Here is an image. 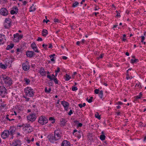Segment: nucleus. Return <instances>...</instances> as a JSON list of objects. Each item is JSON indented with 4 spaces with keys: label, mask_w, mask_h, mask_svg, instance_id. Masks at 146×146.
I'll return each instance as SVG.
<instances>
[{
    "label": "nucleus",
    "mask_w": 146,
    "mask_h": 146,
    "mask_svg": "<svg viewBox=\"0 0 146 146\" xmlns=\"http://www.w3.org/2000/svg\"><path fill=\"white\" fill-rule=\"evenodd\" d=\"M0 79L3 80L5 84L7 86H11L13 84L12 79L10 77L6 75H2L0 77Z\"/></svg>",
    "instance_id": "f257e3e1"
},
{
    "label": "nucleus",
    "mask_w": 146,
    "mask_h": 146,
    "mask_svg": "<svg viewBox=\"0 0 146 146\" xmlns=\"http://www.w3.org/2000/svg\"><path fill=\"white\" fill-rule=\"evenodd\" d=\"M24 91L26 96L32 97L34 95L35 92L30 87H27L24 89Z\"/></svg>",
    "instance_id": "f03ea898"
},
{
    "label": "nucleus",
    "mask_w": 146,
    "mask_h": 146,
    "mask_svg": "<svg viewBox=\"0 0 146 146\" xmlns=\"http://www.w3.org/2000/svg\"><path fill=\"white\" fill-rule=\"evenodd\" d=\"M48 138L49 141L52 143H54L55 141L60 139V138L58 137L54 134H50L48 136Z\"/></svg>",
    "instance_id": "7ed1b4c3"
},
{
    "label": "nucleus",
    "mask_w": 146,
    "mask_h": 146,
    "mask_svg": "<svg viewBox=\"0 0 146 146\" xmlns=\"http://www.w3.org/2000/svg\"><path fill=\"white\" fill-rule=\"evenodd\" d=\"M38 121L40 124L44 125L48 122V120L45 116H42L39 117Z\"/></svg>",
    "instance_id": "20e7f679"
},
{
    "label": "nucleus",
    "mask_w": 146,
    "mask_h": 146,
    "mask_svg": "<svg viewBox=\"0 0 146 146\" xmlns=\"http://www.w3.org/2000/svg\"><path fill=\"white\" fill-rule=\"evenodd\" d=\"M36 118L35 113H31L27 116L28 120L33 122L35 120Z\"/></svg>",
    "instance_id": "39448f33"
},
{
    "label": "nucleus",
    "mask_w": 146,
    "mask_h": 146,
    "mask_svg": "<svg viewBox=\"0 0 146 146\" xmlns=\"http://www.w3.org/2000/svg\"><path fill=\"white\" fill-rule=\"evenodd\" d=\"M23 68L25 71H27L30 68V66L29 64V62L26 61L25 62L22 64Z\"/></svg>",
    "instance_id": "423d86ee"
},
{
    "label": "nucleus",
    "mask_w": 146,
    "mask_h": 146,
    "mask_svg": "<svg viewBox=\"0 0 146 146\" xmlns=\"http://www.w3.org/2000/svg\"><path fill=\"white\" fill-rule=\"evenodd\" d=\"M7 90L3 86H0V94L2 97H4L5 94H7Z\"/></svg>",
    "instance_id": "0eeeda50"
},
{
    "label": "nucleus",
    "mask_w": 146,
    "mask_h": 146,
    "mask_svg": "<svg viewBox=\"0 0 146 146\" xmlns=\"http://www.w3.org/2000/svg\"><path fill=\"white\" fill-rule=\"evenodd\" d=\"M11 19L9 18L6 19L4 25L5 28L8 29L11 26Z\"/></svg>",
    "instance_id": "6e6552de"
},
{
    "label": "nucleus",
    "mask_w": 146,
    "mask_h": 146,
    "mask_svg": "<svg viewBox=\"0 0 146 146\" xmlns=\"http://www.w3.org/2000/svg\"><path fill=\"white\" fill-rule=\"evenodd\" d=\"M0 13L3 16H6L8 14V11L5 8H2L0 9Z\"/></svg>",
    "instance_id": "1a4fd4ad"
},
{
    "label": "nucleus",
    "mask_w": 146,
    "mask_h": 146,
    "mask_svg": "<svg viewBox=\"0 0 146 146\" xmlns=\"http://www.w3.org/2000/svg\"><path fill=\"white\" fill-rule=\"evenodd\" d=\"M54 135L58 137L60 139H61V137L62 136L61 135L62 133L60 131V129L59 128L56 129L54 131Z\"/></svg>",
    "instance_id": "9d476101"
},
{
    "label": "nucleus",
    "mask_w": 146,
    "mask_h": 146,
    "mask_svg": "<svg viewBox=\"0 0 146 146\" xmlns=\"http://www.w3.org/2000/svg\"><path fill=\"white\" fill-rule=\"evenodd\" d=\"M9 132L7 130H4L1 134V137L3 139H5L9 135Z\"/></svg>",
    "instance_id": "9b49d317"
},
{
    "label": "nucleus",
    "mask_w": 146,
    "mask_h": 146,
    "mask_svg": "<svg viewBox=\"0 0 146 146\" xmlns=\"http://www.w3.org/2000/svg\"><path fill=\"white\" fill-rule=\"evenodd\" d=\"M12 10L11 11L10 13L12 15L17 14L18 12V9L17 6H14L12 7Z\"/></svg>",
    "instance_id": "f8f14e48"
},
{
    "label": "nucleus",
    "mask_w": 146,
    "mask_h": 146,
    "mask_svg": "<svg viewBox=\"0 0 146 146\" xmlns=\"http://www.w3.org/2000/svg\"><path fill=\"white\" fill-rule=\"evenodd\" d=\"M61 104L64 107L65 110L67 111L68 108L69 106V104L65 101H63L61 102Z\"/></svg>",
    "instance_id": "ddd939ff"
},
{
    "label": "nucleus",
    "mask_w": 146,
    "mask_h": 146,
    "mask_svg": "<svg viewBox=\"0 0 146 146\" xmlns=\"http://www.w3.org/2000/svg\"><path fill=\"white\" fill-rule=\"evenodd\" d=\"M26 54L27 57L29 58H32L34 55H35L33 51L29 50L27 51Z\"/></svg>",
    "instance_id": "4468645a"
},
{
    "label": "nucleus",
    "mask_w": 146,
    "mask_h": 146,
    "mask_svg": "<svg viewBox=\"0 0 146 146\" xmlns=\"http://www.w3.org/2000/svg\"><path fill=\"white\" fill-rule=\"evenodd\" d=\"M5 36L4 35L0 34V45L4 44V40H5Z\"/></svg>",
    "instance_id": "2eb2a0df"
},
{
    "label": "nucleus",
    "mask_w": 146,
    "mask_h": 146,
    "mask_svg": "<svg viewBox=\"0 0 146 146\" xmlns=\"http://www.w3.org/2000/svg\"><path fill=\"white\" fill-rule=\"evenodd\" d=\"M21 141L19 139H16L12 143L13 146H17L21 144Z\"/></svg>",
    "instance_id": "dca6fc26"
},
{
    "label": "nucleus",
    "mask_w": 146,
    "mask_h": 146,
    "mask_svg": "<svg viewBox=\"0 0 146 146\" xmlns=\"http://www.w3.org/2000/svg\"><path fill=\"white\" fill-rule=\"evenodd\" d=\"M15 129L14 127H11L9 129V130L8 131L9 133V135H13L15 133Z\"/></svg>",
    "instance_id": "f3484780"
},
{
    "label": "nucleus",
    "mask_w": 146,
    "mask_h": 146,
    "mask_svg": "<svg viewBox=\"0 0 146 146\" xmlns=\"http://www.w3.org/2000/svg\"><path fill=\"white\" fill-rule=\"evenodd\" d=\"M61 146H70V142L67 140H64L61 143Z\"/></svg>",
    "instance_id": "a211bd4d"
},
{
    "label": "nucleus",
    "mask_w": 146,
    "mask_h": 146,
    "mask_svg": "<svg viewBox=\"0 0 146 146\" xmlns=\"http://www.w3.org/2000/svg\"><path fill=\"white\" fill-rule=\"evenodd\" d=\"M39 73L42 76H45L46 74V72L43 68H41L39 70Z\"/></svg>",
    "instance_id": "6ab92c4d"
},
{
    "label": "nucleus",
    "mask_w": 146,
    "mask_h": 146,
    "mask_svg": "<svg viewBox=\"0 0 146 146\" xmlns=\"http://www.w3.org/2000/svg\"><path fill=\"white\" fill-rule=\"evenodd\" d=\"M14 41L15 42H17L19 39V35L18 33H17L14 35Z\"/></svg>",
    "instance_id": "aec40b11"
},
{
    "label": "nucleus",
    "mask_w": 146,
    "mask_h": 146,
    "mask_svg": "<svg viewBox=\"0 0 146 146\" xmlns=\"http://www.w3.org/2000/svg\"><path fill=\"white\" fill-rule=\"evenodd\" d=\"M48 34V31L46 29H43L42 31V35L44 36H45Z\"/></svg>",
    "instance_id": "412c9836"
},
{
    "label": "nucleus",
    "mask_w": 146,
    "mask_h": 146,
    "mask_svg": "<svg viewBox=\"0 0 146 146\" xmlns=\"http://www.w3.org/2000/svg\"><path fill=\"white\" fill-rule=\"evenodd\" d=\"M7 65L1 63H0V68H1L5 69L7 68Z\"/></svg>",
    "instance_id": "4be33fe9"
},
{
    "label": "nucleus",
    "mask_w": 146,
    "mask_h": 146,
    "mask_svg": "<svg viewBox=\"0 0 146 146\" xmlns=\"http://www.w3.org/2000/svg\"><path fill=\"white\" fill-rule=\"evenodd\" d=\"M14 46V44H11L10 45H8L6 47V49L9 50L10 49L12 48Z\"/></svg>",
    "instance_id": "5701e85b"
},
{
    "label": "nucleus",
    "mask_w": 146,
    "mask_h": 146,
    "mask_svg": "<svg viewBox=\"0 0 146 146\" xmlns=\"http://www.w3.org/2000/svg\"><path fill=\"white\" fill-rule=\"evenodd\" d=\"M34 5L33 4L32 6L30 8L29 11L30 12H33L35 11L36 10L34 6Z\"/></svg>",
    "instance_id": "b1692460"
},
{
    "label": "nucleus",
    "mask_w": 146,
    "mask_h": 146,
    "mask_svg": "<svg viewBox=\"0 0 146 146\" xmlns=\"http://www.w3.org/2000/svg\"><path fill=\"white\" fill-rule=\"evenodd\" d=\"M23 81L24 82H25L26 83L27 85L30 83V80L29 79L25 78H24Z\"/></svg>",
    "instance_id": "393cba45"
},
{
    "label": "nucleus",
    "mask_w": 146,
    "mask_h": 146,
    "mask_svg": "<svg viewBox=\"0 0 146 146\" xmlns=\"http://www.w3.org/2000/svg\"><path fill=\"white\" fill-rule=\"evenodd\" d=\"M138 61V60L136 58H135L134 59H132L131 60V62L132 64H133L134 63L137 62Z\"/></svg>",
    "instance_id": "a878e982"
},
{
    "label": "nucleus",
    "mask_w": 146,
    "mask_h": 146,
    "mask_svg": "<svg viewBox=\"0 0 146 146\" xmlns=\"http://www.w3.org/2000/svg\"><path fill=\"white\" fill-rule=\"evenodd\" d=\"M67 121H66L65 119L62 118L61 120V124L63 125H65Z\"/></svg>",
    "instance_id": "bb28decb"
},
{
    "label": "nucleus",
    "mask_w": 146,
    "mask_h": 146,
    "mask_svg": "<svg viewBox=\"0 0 146 146\" xmlns=\"http://www.w3.org/2000/svg\"><path fill=\"white\" fill-rule=\"evenodd\" d=\"M65 79L66 81H68L71 78V77L67 74H66V75L65 76Z\"/></svg>",
    "instance_id": "cd10ccee"
},
{
    "label": "nucleus",
    "mask_w": 146,
    "mask_h": 146,
    "mask_svg": "<svg viewBox=\"0 0 146 146\" xmlns=\"http://www.w3.org/2000/svg\"><path fill=\"white\" fill-rule=\"evenodd\" d=\"M106 137L104 135H101L100 136V139L102 141H104Z\"/></svg>",
    "instance_id": "c85d7f7f"
},
{
    "label": "nucleus",
    "mask_w": 146,
    "mask_h": 146,
    "mask_svg": "<svg viewBox=\"0 0 146 146\" xmlns=\"http://www.w3.org/2000/svg\"><path fill=\"white\" fill-rule=\"evenodd\" d=\"M25 127L26 129H29L30 130H31V129H32V127L30 126L29 124H27L25 126Z\"/></svg>",
    "instance_id": "c756f323"
},
{
    "label": "nucleus",
    "mask_w": 146,
    "mask_h": 146,
    "mask_svg": "<svg viewBox=\"0 0 146 146\" xmlns=\"http://www.w3.org/2000/svg\"><path fill=\"white\" fill-rule=\"evenodd\" d=\"M51 90V89L50 88H48V89H47V87H45V92L47 93H49Z\"/></svg>",
    "instance_id": "7c9ffc66"
},
{
    "label": "nucleus",
    "mask_w": 146,
    "mask_h": 146,
    "mask_svg": "<svg viewBox=\"0 0 146 146\" xmlns=\"http://www.w3.org/2000/svg\"><path fill=\"white\" fill-rule=\"evenodd\" d=\"M79 4V3L78 2L76 1L74 3L72 4V7H77Z\"/></svg>",
    "instance_id": "2f4dec72"
},
{
    "label": "nucleus",
    "mask_w": 146,
    "mask_h": 146,
    "mask_svg": "<svg viewBox=\"0 0 146 146\" xmlns=\"http://www.w3.org/2000/svg\"><path fill=\"white\" fill-rule=\"evenodd\" d=\"M99 96L102 99V98L103 96V91L101 90V91H100Z\"/></svg>",
    "instance_id": "473e14b6"
},
{
    "label": "nucleus",
    "mask_w": 146,
    "mask_h": 146,
    "mask_svg": "<svg viewBox=\"0 0 146 146\" xmlns=\"http://www.w3.org/2000/svg\"><path fill=\"white\" fill-rule=\"evenodd\" d=\"M9 115H6V118L7 120H8L9 121H12L14 120H15V119H13V118L9 119Z\"/></svg>",
    "instance_id": "72a5a7b5"
},
{
    "label": "nucleus",
    "mask_w": 146,
    "mask_h": 146,
    "mask_svg": "<svg viewBox=\"0 0 146 146\" xmlns=\"http://www.w3.org/2000/svg\"><path fill=\"white\" fill-rule=\"evenodd\" d=\"M53 80L54 82L56 84H58V81L57 80V78L56 77H54L53 78Z\"/></svg>",
    "instance_id": "f704fd0d"
},
{
    "label": "nucleus",
    "mask_w": 146,
    "mask_h": 146,
    "mask_svg": "<svg viewBox=\"0 0 146 146\" xmlns=\"http://www.w3.org/2000/svg\"><path fill=\"white\" fill-rule=\"evenodd\" d=\"M93 98V97H90V99L88 100V98H87L86 99V100L88 102H89V103H90L92 102V100Z\"/></svg>",
    "instance_id": "c9c22d12"
},
{
    "label": "nucleus",
    "mask_w": 146,
    "mask_h": 146,
    "mask_svg": "<svg viewBox=\"0 0 146 146\" xmlns=\"http://www.w3.org/2000/svg\"><path fill=\"white\" fill-rule=\"evenodd\" d=\"M49 121H52L51 123H54L55 122L54 119L53 117H50L49 118Z\"/></svg>",
    "instance_id": "e433bc0d"
},
{
    "label": "nucleus",
    "mask_w": 146,
    "mask_h": 146,
    "mask_svg": "<svg viewBox=\"0 0 146 146\" xmlns=\"http://www.w3.org/2000/svg\"><path fill=\"white\" fill-rule=\"evenodd\" d=\"M86 106V103H84L83 104V105L82 104H78V106H79V107L81 108L82 107H84Z\"/></svg>",
    "instance_id": "4c0bfd02"
},
{
    "label": "nucleus",
    "mask_w": 146,
    "mask_h": 146,
    "mask_svg": "<svg viewBox=\"0 0 146 146\" xmlns=\"http://www.w3.org/2000/svg\"><path fill=\"white\" fill-rule=\"evenodd\" d=\"M95 117L99 119H100L101 118L100 116L99 115V114L98 112L96 113L95 114Z\"/></svg>",
    "instance_id": "58836bf2"
},
{
    "label": "nucleus",
    "mask_w": 146,
    "mask_h": 146,
    "mask_svg": "<svg viewBox=\"0 0 146 146\" xmlns=\"http://www.w3.org/2000/svg\"><path fill=\"white\" fill-rule=\"evenodd\" d=\"M31 46L32 48H34L35 47H36V44L34 42H33L32 44H31Z\"/></svg>",
    "instance_id": "ea45409f"
},
{
    "label": "nucleus",
    "mask_w": 146,
    "mask_h": 146,
    "mask_svg": "<svg viewBox=\"0 0 146 146\" xmlns=\"http://www.w3.org/2000/svg\"><path fill=\"white\" fill-rule=\"evenodd\" d=\"M33 50L35 51V52L37 53H38L39 52V51L38 50V49L37 48V47H35L34 48H32Z\"/></svg>",
    "instance_id": "a19ab883"
},
{
    "label": "nucleus",
    "mask_w": 146,
    "mask_h": 146,
    "mask_svg": "<svg viewBox=\"0 0 146 146\" xmlns=\"http://www.w3.org/2000/svg\"><path fill=\"white\" fill-rule=\"evenodd\" d=\"M47 78L50 79V81L52 80H53V78L51 76H50L49 75H47Z\"/></svg>",
    "instance_id": "79ce46f5"
},
{
    "label": "nucleus",
    "mask_w": 146,
    "mask_h": 146,
    "mask_svg": "<svg viewBox=\"0 0 146 146\" xmlns=\"http://www.w3.org/2000/svg\"><path fill=\"white\" fill-rule=\"evenodd\" d=\"M78 90V88L76 87H72V90L73 91H75Z\"/></svg>",
    "instance_id": "37998d69"
},
{
    "label": "nucleus",
    "mask_w": 146,
    "mask_h": 146,
    "mask_svg": "<svg viewBox=\"0 0 146 146\" xmlns=\"http://www.w3.org/2000/svg\"><path fill=\"white\" fill-rule=\"evenodd\" d=\"M99 90L98 89H96L94 90V92L96 94H98L99 93Z\"/></svg>",
    "instance_id": "c03bdc74"
},
{
    "label": "nucleus",
    "mask_w": 146,
    "mask_h": 146,
    "mask_svg": "<svg viewBox=\"0 0 146 146\" xmlns=\"http://www.w3.org/2000/svg\"><path fill=\"white\" fill-rule=\"evenodd\" d=\"M115 12L117 13V15H116V17H120L121 16L120 15V13H119L117 11H116Z\"/></svg>",
    "instance_id": "a18cd8bd"
},
{
    "label": "nucleus",
    "mask_w": 146,
    "mask_h": 146,
    "mask_svg": "<svg viewBox=\"0 0 146 146\" xmlns=\"http://www.w3.org/2000/svg\"><path fill=\"white\" fill-rule=\"evenodd\" d=\"M47 45H45V44H43L42 45V46L45 49H47Z\"/></svg>",
    "instance_id": "49530a36"
},
{
    "label": "nucleus",
    "mask_w": 146,
    "mask_h": 146,
    "mask_svg": "<svg viewBox=\"0 0 146 146\" xmlns=\"http://www.w3.org/2000/svg\"><path fill=\"white\" fill-rule=\"evenodd\" d=\"M60 68L59 67H58L57 68V70H56L55 71V72H60Z\"/></svg>",
    "instance_id": "de8ad7c7"
},
{
    "label": "nucleus",
    "mask_w": 146,
    "mask_h": 146,
    "mask_svg": "<svg viewBox=\"0 0 146 146\" xmlns=\"http://www.w3.org/2000/svg\"><path fill=\"white\" fill-rule=\"evenodd\" d=\"M141 42H143V40H145V37H144V36H141Z\"/></svg>",
    "instance_id": "09e8293b"
},
{
    "label": "nucleus",
    "mask_w": 146,
    "mask_h": 146,
    "mask_svg": "<svg viewBox=\"0 0 146 146\" xmlns=\"http://www.w3.org/2000/svg\"><path fill=\"white\" fill-rule=\"evenodd\" d=\"M42 40V38L40 37H38L37 40L38 41H41Z\"/></svg>",
    "instance_id": "8fccbe9b"
},
{
    "label": "nucleus",
    "mask_w": 146,
    "mask_h": 146,
    "mask_svg": "<svg viewBox=\"0 0 146 146\" xmlns=\"http://www.w3.org/2000/svg\"><path fill=\"white\" fill-rule=\"evenodd\" d=\"M141 96L140 95H138L135 97L136 100H137L138 99H139L141 98Z\"/></svg>",
    "instance_id": "3c124183"
},
{
    "label": "nucleus",
    "mask_w": 146,
    "mask_h": 146,
    "mask_svg": "<svg viewBox=\"0 0 146 146\" xmlns=\"http://www.w3.org/2000/svg\"><path fill=\"white\" fill-rule=\"evenodd\" d=\"M73 112L72 110H70L68 114L69 115H71L72 114Z\"/></svg>",
    "instance_id": "603ef678"
},
{
    "label": "nucleus",
    "mask_w": 146,
    "mask_h": 146,
    "mask_svg": "<svg viewBox=\"0 0 146 146\" xmlns=\"http://www.w3.org/2000/svg\"><path fill=\"white\" fill-rule=\"evenodd\" d=\"M82 125V124L81 123H80L78 124L77 125V127H81Z\"/></svg>",
    "instance_id": "864d4df0"
},
{
    "label": "nucleus",
    "mask_w": 146,
    "mask_h": 146,
    "mask_svg": "<svg viewBox=\"0 0 146 146\" xmlns=\"http://www.w3.org/2000/svg\"><path fill=\"white\" fill-rule=\"evenodd\" d=\"M16 50H17V51L18 52H21L22 51L21 49L18 48Z\"/></svg>",
    "instance_id": "5fc2aeb1"
},
{
    "label": "nucleus",
    "mask_w": 146,
    "mask_h": 146,
    "mask_svg": "<svg viewBox=\"0 0 146 146\" xmlns=\"http://www.w3.org/2000/svg\"><path fill=\"white\" fill-rule=\"evenodd\" d=\"M50 21L49 20H47L46 21L45 19H44L43 20V22L44 23L45 22H46V23H47L48 22Z\"/></svg>",
    "instance_id": "6e6d98bb"
},
{
    "label": "nucleus",
    "mask_w": 146,
    "mask_h": 146,
    "mask_svg": "<svg viewBox=\"0 0 146 146\" xmlns=\"http://www.w3.org/2000/svg\"><path fill=\"white\" fill-rule=\"evenodd\" d=\"M24 98L26 99V100L28 102L30 98H28L27 97H24Z\"/></svg>",
    "instance_id": "4d7b16f0"
},
{
    "label": "nucleus",
    "mask_w": 146,
    "mask_h": 146,
    "mask_svg": "<svg viewBox=\"0 0 146 146\" xmlns=\"http://www.w3.org/2000/svg\"><path fill=\"white\" fill-rule=\"evenodd\" d=\"M54 22H59V20L58 19H54Z\"/></svg>",
    "instance_id": "13d9d810"
},
{
    "label": "nucleus",
    "mask_w": 146,
    "mask_h": 146,
    "mask_svg": "<svg viewBox=\"0 0 146 146\" xmlns=\"http://www.w3.org/2000/svg\"><path fill=\"white\" fill-rule=\"evenodd\" d=\"M117 104L121 105L123 104V103H122V102H117Z\"/></svg>",
    "instance_id": "bf43d9fd"
},
{
    "label": "nucleus",
    "mask_w": 146,
    "mask_h": 146,
    "mask_svg": "<svg viewBox=\"0 0 146 146\" xmlns=\"http://www.w3.org/2000/svg\"><path fill=\"white\" fill-rule=\"evenodd\" d=\"M63 59L64 60H66L67 58V57L66 56H63L62 57Z\"/></svg>",
    "instance_id": "052dcab7"
},
{
    "label": "nucleus",
    "mask_w": 146,
    "mask_h": 146,
    "mask_svg": "<svg viewBox=\"0 0 146 146\" xmlns=\"http://www.w3.org/2000/svg\"><path fill=\"white\" fill-rule=\"evenodd\" d=\"M55 55V54H51V55H50L49 56L50 58H51L52 57H54Z\"/></svg>",
    "instance_id": "680f3d73"
},
{
    "label": "nucleus",
    "mask_w": 146,
    "mask_h": 146,
    "mask_svg": "<svg viewBox=\"0 0 146 146\" xmlns=\"http://www.w3.org/2000/svg\"><path fill=\"white\" fill-rule=\"evenodd\" d=\"M103 55H104L103 54H101V55L99 56L98 58H103Z\"/></svg>",
    "instance_id": "e2e57ef3"
},
{
    "label": "nucleus",
    "mask_w": 146,
    "mask_h": 146,
    "mask_svg": "<svg viewBox=\"0 0 146 146\" xmlns=\"http://www.w3.org/2000/svg\"><path fill=\"white\" fill-rule=\"evenodd\" d=\"M52 44H49V46L48 47L49 48H52Z\"/></svg>",
    "instance_id": "0e129e2a"
},
{
    "label": "nucleus",
    "mask_w": 146,
    "mask_h": 146,
    "mask_svg": "<svg viewBox=\"0 0 146 146\" xmlns=\"http://www.w3.org/2000/svg\"><path fill=\"white\" fill-rule=\"evenodd\" d=\"M27 2L26 1H24L23 2V5H25L27 4Z\"/></svg>",
    "instance_id": "69168bd1"
},
{
    "label": "nucleus",
    "mask_w": 146,
    "mask_h": 146,
    "mask_svg": "<svg viewBox=\"0 0 146 146\" xmlns=\"http://www.w3.org/2000/svg\"><path fill=\"white\" fill-rule=\"evenodd\" d=\"M54 57H52V58L50 60L52 61H54Z\"/></svg>",
    "instance_id": "338daca9"
},
{
    "label": "nucleus",
    "mask_w": 146,
    "mask_h": 146,
    "mask_svg": "<svg viewBox=\"0 0 146 146\" xmlns=\"http://www.w3.org/2000/svg\"><path fill=\"white\" fill-rule=\"evenodd\" d=\"M80 42L79 41H78L76 42V44L77 45H79L80 44Z\"/></svg>",
    "instance_id": "774afa93"
}]
</instances>
